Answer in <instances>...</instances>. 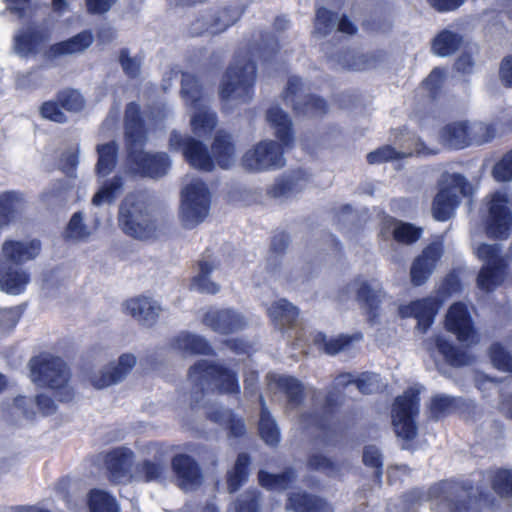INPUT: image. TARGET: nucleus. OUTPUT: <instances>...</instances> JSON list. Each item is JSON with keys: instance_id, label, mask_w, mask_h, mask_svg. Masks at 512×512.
I'll list each match as a JSON object with an SVG mask.
<instances>
[{"instance_id": "39", "label": "nucleus", "mask_w": 512, "mask_h": 512, "mask_svg": "<svg viewBox=\"0 0 512 512\" xmlns=\"http://www.w3.org/2000/svg\"><path fill=\"white\" fill-rule=\"evenodd\" d=\"M171 346L185 355L209 354L211 352L210 345L203 337L188 332H182L177 335L171 341Z\"/></svg>"}, {"instance_id": "25", "label": "nucleus", "mask_w": 512, "mask_h": 512, "mask_svg": "<svg viewBox=\"0 0 512 512\" xmlns=\"http://www.w3.org/2000/svg\"><path fill=\"white\" fill-rule=\"evenodd\" d=\"M172 468L182 489L193 490L202 484L201 470L191 456L186 454L176 455L172 459Z\"/></svg>"}, {"instance_id": "8", "label": "nucleus", "mask_w": 512, "mask_h": 512, "mask_svg": "<svg viewBox=\"0 0 512 512\" xmlns=\"http://www.w3.org/2000/svg\"><path fill=\"white\" fill-rule=\"evenodd\" d=\"M476 255L483 262L477 277V286L486 292L494 290L502 284L509 264V255L499 244H481Z\"/></svg>"}, {"instance_id": "51", "label": "nucleus", "mask_w": 512, "mask_h": 512, "mask_svg": "<svg viewBox=\"0 0 512 512\" xmlns=\"http://www.w3.org/2000/svg\"><path fill=\"white\" fill-rule=\"evenodd\" d=\"M98 220L95 221L94 226H89L84 223V217L81 212H76L72 215L65 236L68 239L75 241L87 239L98 227Z\"/></svg>"}, {"instance_id": "37", "label": "nucleus", "mask_w": 512, "mask_h": 512, "mask_svg": "<svg viewBox=\"0 0 512 512\" xmlns=\"http://www.w3.org/2000/svg\"><path fill=\"white\" fill-rule=\"evenodd\" d=\"M43 415H49L56 411V405L54 401L45 395H38L34 400L27 397H17L14 401V409L20 411L25 417L31 418L35 415L34 408Z\"/></svg>"}, {"instance_id": "34", "label": "nucleus", "mask_w": 512, "mask_h": 512, "mask_svg": "<svg viewBox=\"0 0 512 512\" xmlns=\"http://www.w3.org/2000/svg\"><path fill=\"white\" fill-rule=\"evenodd\" d=\"M469 128L470 126L466 122L448 124L441 129L439 139L449 148H464L471 143Z\"/></svg>"}, {"instance_id": "35", "label": "nucleus", "mask_w": 512, "mask_h": 512, "mask_svg": "<svg viewBox=\"0 0 512 512\" xmlns=\"http://www.w3.org/2000/svg\"><path fill=\"white\" fill-rule=\"evenodd\" d=\"M413 153L419 155H428L434 153V151L426 148L423 142L417 140L415 142L414 148L406 151H397L391 146H383L375 151L370 152L367 155V161L370 164H380L386 161L407 157Z\"/></svg>"}, {"instance_id": "50", "label": "nucleus", "mask_w": 512, "mask_h": 512, "mask_svg": "<svg viewBox=\"0 0 512 512\" xmlns=\"http://www.w3.org/2000/svg\"><path fill=\"white\" fill-rule=\"evenodd\" d=\"M208 417L220 425L229 428L234 436H241L245 432V425L242 419L236 418L233 413L224 408H217L208 412Z\"/></svg>"}, {"instance_id": "44", "label": "nucleus", "mask_w": 512, "mask_h": 512, "mask_svg": "<svg viewBox=\"0 0 512 512\" xmlns=\"http://www.w3.org/2000/svg\"><path fill=\"white\" fill-rule=\"evenodd\" d=\"M118 146L115 141L97 146L98 161L96 172L98 176H107L112 172L117 162Z\"/></svg>"}, {"instance_id": "6", "label": "nucleus", "mask_w": 512, "mask_h": 512, "mask_svg": "<svg viewBox=\"0 0 512 512\" xmlns=\"http://www.w3.org/2000/svg\"><path fill=\"white\" fill-rule=\"evenodd\" d=\"M181 83L182 97L194 110L190 119L194 135L200 138L210 135L217 124V118L209 109L208 99L202 93L198 80L192 74L183 73Z\"/></svg>"}, {"instance_id": "20", "label": "nucleus", "mask_w": 512, "mask_h": 512, "mask_svg": "<svg viewBox=\"0 0 512 512\" xmlns=\"http://www.w3.org/2000/svg\"><path fill=\"white\" fill-rule=\"evenodd\" d=\"M137 363L135 355L122 354L118 361L107 365L99 374L91 378L92 385L97 389L109 387L124 380Z\"/></svg>"}, {"instance_id": "30", "label": "nucleus", "mask_w": 512, "mask_h": 512, "mask_svg": "<svg viewBox=\"0 0 512 512\" xmlns=\"http://www.w3.org/2000/svg\"><path fill=\"white\" fill-rule=\"evenodd\" d=\"M38 240H6L2 245V254L6 261L20 264L34 259L40 252Z\"/></svg>"}, {"instance_id": "18", "label": "nucleus", "mask_w": 512, "mask_h": 512, "mask_svg": "<svg viewBox=\"0 0 512 512\" xmlns=\"http://www.w3.org/2000/svg\"><path fill=\"white\" fill-rule=\"evenodd\" d=\"M203 323L217 333L229 334L246 327L247 320L244 315L234 309L211 308L205 313Z\"/></svg>"}, {"instance_id": "59", "label": "nucleus", "mask_w": 512, "mask_h": 512, "mask_svg": "<svg viewBox=\"0 0 512 512\" xmlns=\"http://www.w3.org/2000/svg\"><path fill=\"white\" fill-rule=\"evenodd\" d=\"M494 491L500 496L512 497V470H498L492 479Z\"/></svg>"}, {"instance_id": "16", "label": "nucleus", "mask_w": 512, "mask_h": 512, "mask_svg": "<svg viewBox=\"0 0 512 512\" xmlns=\"http://www.w3.org/2000/svg\"><path fill=\"white\" fill-rule=\"evenodd\" d=\"M351 294H355L356 300L370 312L377 310L385 297L377 281L364 278H356L347 284L339 293L340 301L348 300Z\"/></svg>"}, {"instance_id": "63", "label": "nucleus", "mask_w": 512, "mask_h": 512, "mask_svg": "<svg viewBox=\"0 0 512 512\" xmlns=\"http://www.w3.org/2000/svg\"><path fill=\"white\" fill-rule=\"evenodd\" d=\"M308 465L310 468L322 471L329 476H333L339 472L337 464L319 453L312 454L309 457Z\"/></svg>"}, {"instance_id": "42", "label": "nucleus", "mask_w": 512, "mask_h": 512, "mask_svg": "<svg viewBox=\"0 0 512 512\" xmlns=\"http://www.w3.org/2000/svg\"><path fill=\"white\" fill-rule=\"evenodd\" d=\"M385 229L392 234L395 241L406 245L416 242L422 234L421 228L395 219L389 220Z\"/></svg>"}, {"instance_id": "32", "label": "nucleus", "mask_w": 512, "mask_h": 512, "mask_svg": "<svg viewBox=\"0 0 512 512\" xmlns=\"http://www.w3.org/2000/svg\"><path fill=\"white\" fill-rule=\"evenodd\" d=\"M26 199L16 191L0 193V229L12 223L24 210Z\"/></svg>"}, {"instance_id": "64", "label": "nucleus", "mask_w": 512, "mask_h": 512, "mask_svg": "<svg viewBox=\"0 0 512 512\" xmlns=\"http://www.w3.org/2000/svg\"><path fill=\"white\" fill-rule=\"evenodd\" d=\"M493 175L497 181L512 180V150L494 166Z\"/></svg>"}, {"instance_id": "52", "label": "nucleus", "mask_w": 512, "mask_h": 512, "mask_svg": "<svg viewBox=\"0 0 512 512\" xmlns=\"http://www.w3.org/2000/svg\"><path fill=\"white\" fill-rule=\"evenodd\" d=\"M90 512H119L116 499L104 490L94 489L89 494Z\"/></svg>"}, {"instance_id": "54", "label": "nucleus", "mask_w": 512, "mask_h": 512, "mask_svg": "<svg viewBox=\"0 0 512 512\" xmlns=\"http://www.w3.org/2000/svg\"><path fill=\"white\" fill-rule=\"evenodd\" d=\"M435 345L444 359L453 366H462L470 363V356L459 351L451 343L438 336L435 338Z\"/></svg>"}, {"instance_id": "60", "label": "nucleus", "mask_w": 512, "mask_h": 512, "mask_svg": "<svg viewBox=\"0 0 512 512\" xmlns=\"http://www.w3.org/2000/svg\"><path fill=\"white\" fill-rule=\"evenodd\" d=\"M355 385L363 394H371L379 391L383 384L378 374L364 372L355 379Z\"/></svg>"}, {"instance_id": "56", "label": "nucleus", "mask_w": 512, "mask_h": 512, "mask_svg": "<svg viewBox=\"0 0 512 512\" xmlns=\"http://www.w3.org/2000/svg\"><path fill=\"white\" fill-rule=\"evenodd\" d=\"M164 471L165 466L162 463L145 460L137 465L133 480L158 481L162 478Z\"/></svg>"}, {"instance_id": "15", "label": "nucleus", "mask_w": 512, "mask_h": 512, "mask_svg": "<svg viewBox=\"0 0 512 512\" xmlns=\"http://www.w3.org/2000/svg\"><path fill=\"white\" fill-rule=\"evenodd\" d=\"M305 83L297 76L288 79L284 92V100L291 104L298 114L305 116H319L326 112V102L314 95L304 94Z\"/></svg>"}, {"instance_id": "49", "label": "nucleus", "mask_w": 512, "mask_h": 512, "mask_svg": "<svg viewBox=\"0 0 512 512\" xmlns=\"http://www.w3.org/2000/svg\"><path fill=\"white\" fill-rule=\"evenodd\" d=\"M43 38V35L38 33L35 28L28 27L15 36V52L20 56H27L36 49Z\"/></svg>"}, {"instance_id": "22", "label": "nucleus", "mask_w": 512, "mask_h": 512, "mask_svg": "<svg viewBox=\"0 0 512 512\" xmlns=\"http://www.w3.org/2000/svg\"><path fill=\"white\" fill-rule=\"evenodd\" d=\"M240 17V13L236 8H223L215 15L207 18L196 20L190 28V33L194 36L201 35L205 32L210 34H218L225 31L229 26L233 25Z\"/></svg>"}, {"instance_id": "21", "label": "nucleus", "mask_w": 512, "mask_h": 512, "mask_svg": "<svg viewBox=\"0 0 512 512\" xmlns=\"http://www.w3.org/2000/svg\"><path fill=\"white\" fill-rule=\"evenodd\" d=\"M134 452L127 447H118L109 451L105 456V465L110 477L115 482H129L133 480L132 466Z\"/></svg>"}, {"instance_id": "26", "label": "nucleus", "mask_w": 512, "mask_h": 512, "mask_svg": "<svg viewBox=\"0 0 512 512\" xmlns=\"http://www.w3.org/2000/svg\"><path fill=\"white\" fill-rule=\"evenodd\" d=\"M219 267L217 259L205 254L197 262V272L193 276L191 286L193 289L207 294H216L220 291V285L211 279V274Z\"/></svg>"}, {"instance_id": "3", "label": "nucleus", "mask_w": 512, "mask_h": 512, "mask_svg": "<svg viewBox=\"0 0 512 512\" xmlns=\"http://www.w3.org/2000/svg\"><path fill=\"white\" fill-rule=\"evenodd\" d=\"M118 225L127 236L138 240L154 239L160 232L148 198L142 192L130 193L123 199L118 212Z\"/></svg>"}, {"instance_id": "48", "label": "nucleus", "mask_w": 512, "mask_h": 512, "mask_svg": "<svg viewBox=\"0 0 512 512\" xmlns=\"http://www.w3.org/2000/svg\"><path fill=\"white\" fill-rule=\"evenodd\" d=\"M258 477L261 486L276 491L286 490L296 479L295 472L291 469L282 474H269L265 471H260Z\"/></svg>"}, {"instance_id": "33", "label": "nucleus", "mask_w": 512, "mask_h": 512, "mask_svg": "<svg viewBox=\"0 0 512 512\" xmlns=\"http://www.w3.org/2000/svg\"><path fill=\"white\" fill-rule=\"evenodd\" d=\"M286 509L295 512H333V506L326 500L307 493H292L288 497Z\"/></svg>"}, {"instance_id": "55", "label": "nucleus", "mask_w": 512, "mask_h": 512, "mask_svg": "<svg viewBox=\"0 0 512 512\" xmlns=\"http://www.w3.org/2000/svg\"><path fill=\"white\" fill-rule=\"evenodd\" d=\"M248 464V455L245 453L239 454L233 469L228 472L227 486L230 493L237 491L245 481Z\"/></svg>"}, {"instance_id": "19", "label": "nucleus", "mask_w": 512, "mask_h": 512, "mask_svg": "<svg viewBox=\"0 0 512 512\" xmlns=\"http://www.w3.org/2000/svg\"><path fill=\"white\" fill-rule=\"evenodd\" d=\"M442 254V243L433 242L425 247L422 253L415 258L410 269L411 281L415 286H420L427 281L435 270Z\"/></svg>"}, {"instance_id": "13", "label": "nucleus", "mask_w": 512, "mask_h": 512, "mask_svg": "<svg viewBox=\"0 0 512 512\" xmlns=\"http://www.w3.org/2000/svg\"><path fill=\"white\" fill-rule=\"evenodd\" d=\"M419 393V389L410 388L396 398L393 406L392 423L395 433L405 440H411L417 434L414 418L419 412Z\"/></svg>"}, {"instance_id": "2", "label": "nucleus", "mask_w": 512, "mask_h": 512, "mask_svg": "<svg viewBox=\"0 0 512 512\" xmlns=\"http://www.w3.org/2000/svg\"><path fill=\"white\" fill-rule=\"evenodd\" d=\"M169 146L172 150L182 151L187 162L194 168L210 172L215 163L222 169H229L236 161V150L229 134L218 131L213 144L212 156L206 146L199 140L188 135H181L173 131L169 138Z\"/></svg>"}, {"instance_id": "61", "label": "nucleus", "mask_w": 512, "mask_h": 512, "mask_svg": "<svg viewBox=\"0 0 512 512\" xmlns=\"http://www.w3.org/2000/svg\"><path fill=\"white\" fill-rule=\"evenodd\" d=\"M259 507V494L256 491H247L234 503L230 512H256Z\"/></svg>"}, {"instance_id": "4", "label": "nucleus", "mask_w": 512, "mask_h": 512, "mask_svg": "<svg viewBox=\"0 0 512 512\" xmlns=\"http://www.w3.org/2000/svg\"><path fill=\"white\" fill-rule=\"evenodd\" d=\"M188 377L194 386L196 403L200 400L199 394L203 395L214 388L226 394H238L240 391L236 373L209 360L197 361L189 369Z\"/></svg>"}, {"instance_id": "41", "label": "nucleus", "mask_w": 512, "mask_h": 512, "mask_svg": "<svg viewBox=\"0 0 512 512\" xmlns=\"http://www.w3.org/2000/svg\"><path fill=\"white\" fill-rule=\"evenodd\" d=\"M93 43V35L91 31H83L76 36L57 43L51 47L54 55H71L81 53Z\"/></svg>"}, {"instance_id": "43", "label": "nucleus", "mask_w": 512, "mask_h": 512, "mask_svg": "<svg viewBox=\"0 0 512 512\" xmlns=\"http://www.w3.org/2000/svg\"><path fill=\"white\" fill-rule=\"evenodd\" d=\"M361 339L362 335L360 333L354 334L352 336L339 335L337 337L330 338L320 333L316 336L315 342L319 345H322L325 353L329 355H335L341 351L348 350L353 342H359Z\"/></svg>"}, {"instance_id": "10", "label": "nucleus", "mask_w": 512, "mask_h": 512, "mask_svg": "<svg viewBox=\"0 0 512 512\" xmlns=\"http://www.w3.org/2000/svg\"><path fill=\"white\" fill-rule=\"evenodd\" d=\"M470 193L466 178L458 173H444L439 181V191L434 198L432 213L438 221L450 219L460 202V196Z\"/></svg>"}, {"instance_id": "40", "label": "nucleus", "mask_w": 512, "mask_h": 512, "mask_svg": "<svg viewBox=\"0 0 512 512\" xmlns=\"http://www.w3.org/2000/svg\"><path fill=\"white\" fill-rule=\"evenodd\" d=\"M259 401L261 405L259 433L266 444L274 446L280 441V430L262 395L259 396Z\"/></svg>"}, {"instance_id": "36", "label": "nucleus", "mask_w": 512, "mask_h": 512, "mask_svg": "<svg viewBox=\"0 0 512 512\" xmlns=\"http://www.w3.org/2000/svg\"><path fill=\"white\" fill-rule=\"evenodd\" d=\"M267 313L276 327L284 328L296 323L299 311L296 306L286 299H279L267 308Z\"/></svg>"}, {"instance_id": "27", "label": "nucleus", "mask_w": 512, "mask_h": 512, "mask_svg": "<svg viewBox=\"0 0 512 512\" xmlns=\"http://www.w3.org/2000/svg\"><path fill=\"white\" fill-rule=\"evenodd\" d=\"M436 313L437 303L432 298L413 301L399 307L401 317H414L417 320V329L422 333H425L430 327Z\"/></svg>"}, {"instance_id": "57", "label": "nucleus", "mask_w": 512, "mask_h": 512, "mask_svg": "<svg viewBox=\"0 0 512 512\" xmlns=\"http://www.w3.org/2000/svg\"><path fill=\"white\" fill-rule=\"evenodd\" d=\"M457 407V400L445 394H439L431 399L430 413L433 418H440L453 412Z\"/></svg>"}, {"instance_id": "31", "label": "nucleus", "mask_w": 512, "mask_h": 512, "mask_svg": "<svg viewBox=\"0 0 512 512\" xmlns=\"http://www.w3.org/2000/svg\"><path fill=\"white\" fill-rule=\"evenodd\" d=\"M29 281V274L22 268L0 262V288L2 291L12 295L20 294Z\"/></svg>"}, {"instance_id": "5", "label": "nucleus", "mask_w": 512, "mask_h": 512, "mask_svg": "<svg viewBox=\"0 0 512 512\" xmlns=\"http://www.w3.org/2000/svg\"><path fill=\"white\" fill-rule=\"evenodd\" d=\"M256 67L246 58H237L228 68L220 87V98L225 107L232 108L249 102L253 97Z\"/></svg>"}, {"instance_id": "23", "label": "nucleus", "mask_w": 512, "mask_h": 512, "mask_svg": "<svg viewBox=\"0 0 512 512\" xmlns=\"http://www.w3.org/2000/svg\"><path fill=\"white\" fill-rule=\"evenodd\" d=\"M356 31V26L346 17L339 18L336 14L325 8L317 10L313 32L315 37L324 38L332 32L353 35Z\"/></svg>"}, {"instance_id": "45", "label": "nucleus", "mask_w": 512, "mask_h": 512, "mask_svg": "<svg viewBox=\"0 0 512 512\" xmlns=\"http://www.w3.org/2000/svg\"><path fill=\"white\" fill-rule=\"evenodd\" d=\"M462 43V38L450 30H443L433 40L434 54L445 57L455 53Z\"/></svg>"}, {"instance_id": "14", "label": "nucleus", "mask_w": 512, "mask_h": 512, "mask_svg": "<svg viewBox=\"0 0 512 512\" xmlns=\"http://www.w3.org/2000/svg\"><path fill=\"white\" fill-rule=\"evenodd\" d=\"M509 196L497 191L487 197L488 216L486 233L491 238L506 239L512 228V212L508 206Z\"/></svg>"}, {"instance_id": "47", "label": "nucleus", "mask_w": 512, "mask_h": 512, "mask_svg": "<svg viewBox=\"0 0 512 512\" xmlns=\"http://www.w3.org/2000/svg\"><path fill=\"white\" fill-rule=\"evenodd\" d=\"M124 186L122 176L115 175L112 179L105 182L98 192L92 198V204L100 206L104 203H112L121 193Z\"/></svg>"}, {"instance_id": "12", "label": "nucleus", "mask_w": 512, "mask_h": 512, "mask_svg": "<svg viewBox=\"0 0 512 512\" xmlns=\"http://www.w3.org/2000/svg\"><path fill=\"white\" fill-rule=\"evenodd\" d=\"M470 490L459 483L451 481H442L431 486L428 490V497L431 500H437L434 512H478L471 505Z\"/></svg>"}, {"instance_id": "46", "label": "nucleus", "mask_w": 512, "mask_h": 512, "mask_svg": "<svg viewBox=\"0 0 512 512\" xmlns=\"http://www.w3.org/2000/svg\"><path fill=\"white\" fill-rule=\"evenodd\" d=\"M512 338L507 339L506 346L494 343L489 349L490 359L495 368L512 373Z\"/></svg>"}, {"instance_id": "11", "label": "nucleus", "mask_w": 512, "mask_h": 512, "mask_svg": "<svg viewBox=\"0 0 512 512\" xmlns=\"http://www.w3.org/2000/svg\"><path fill=\"white\" fill-rule=\"evenodd\" d=\"M290 146L271 139L262 140L245 152L241 164L246 170L253 172L281 169L286 164L284 148Z\"/></svg>"}, {"instance_id": "29", "label": "nucleus", "mask_w": 512, "mask_h": 512, "mask_svg": "<svg viewBox=\"0 0 512 512\" xmlns=\"http://www.w3.org/2000/svg\"><path fill=\"white\" fill-rule=\"evenodd\" d=\"M265 120L273 130L274 136L283 145L293 144L294 133L291 118L279 105H272L266 110Z\"/></svg>"}, {"instance_id": "53", "label": "nucleus", "mask_w": 512, "mask_h": 512, "mask_svg": "<svg viewBox=\"0 0 512 512\" xmlns=\"http://www.w3.org/2000/svg\"><path fill=\"white\" fill-rule=\"evenodd\" d=\"M344 68L361 71L376 65L377 59L373 54L359 52H347L339 59Z\"/></svg>"}, {"instance_id": "9", "label": "nucleus", "mask_w": 512, "mask_h": 512, "mask_svg": "<svg viewBox=\"0 0 512 512\" xmlns=\"http://www.w3.org/2000/svg\"><path fill=\"white\" fill-rule=\"evenodd\" d=\"M210 192L200 179H192L181 192L180 220L184 227L193 228L204 221L210 210Z\"/></svg>"}, {"instance_id": "7", "label": "nucleus", "mask_w": 512, "mask_h": 512, "mask_svg": "<svg viewBox=\"0 0 512 512\" xmlns=\"http://www.w3.org/2000/svg\"><path fill=\"white\" fill-rule=\"evenodd\" d=\"M30 377L40 387L57 391L60 401H70L74 397L68 386L69 370L64 361L58 357H42L31 363Z\"/></svg>"}, {"instance_id": "28", "label": "nucleus", "mask_w": 512, "mask_h": 512, "mask_svg": "<svg viewBox=\"0 0 512 512\" xmlns=\"http://www.w3.org/2000/svg\"><path fill=\"white\" fill-rule=\"evenodd\" d=\"M125 309L129 315L146 326L153 325L162 311L161 306L156 300L146 296L127 300Z\"/></svg>"}, {"instance_id": "1", "label": "nucleus", "mask_w": 512, "mask_h": 512, "mask_svg": "<svg viewBox=\"0 0 512 512\" xmlns=\"http://www.w3.org/2000/svg\"><path fill=\"white\" fill-rule=\"evenodd\" d=\"M139 113L140 109L136 103L127 105L125 111L127 166L133 174L159 179L168 173L171 160L164 152L149 153L143 150L146 134Z\"/></svg>"}, {"instance_id": "62", "label": "nucleus", "mask_w": 512, "mask_h": 512, "mask_svg": "<svg viewBox=\"0 0 512 512\" xmlns=\"http://www.w3.org/2000/svg\"><path fill=\"white\" fill-rule=\"evenodd\" d=\"M40 114L43 118L57 123L67 122V117L62 111L58 100L44 102L40 107Z\"/></svg>"}, {"instance_id": "17", "label": "nucleus", "mask_w": 512, "mask_h": 512, "mask_svg": "<svg viewBox=\"0 0 512 512\" xmlns=\"http://www.w3.org/2000/svg\"><path fill=\"white\" fill-rule=\"evenodd\" d=\"M445 325L448 331L456 335L457 339L466 346L479 341L478 333L474 327L470 313L463 303H454L446 314Z\"/></svg>"}, {"instance_id": "58", "label": "nucleus", "mask_w": 512, "mask_h": 512, "mask_svg": "<svg viewBox=\"0 0 512 512\" xmlns=\"http://www.w3.org/2000/svg\"><path fill=\"white\" fill-rule=\"evenodd\" d=\"M61 107L68 112H79L84 108L85 101L82 95L76 90H65L57 95Z\"/></svg>"}, {"instance_id": "24", "label": "nucleus", "mask_w": 512, "mask_h": 512, "mask_svg": "<svg viewBox=\"0 0 512 512\" xmlns=\"http://www.w3.org/2000/svg\"><path fill=\"white\" fill-rule=\"evenodd\" d=\"M269 388L279 391L286 397V412L297 409L304 400V385L295 377L287 375H269Z\"/></svg>"}, {"instance_id": "38", "label": "nucleus", "mask_w": 512, "mask_h": 512, "mask_svg": "<svg viewBox=\"0 0 512 512\" xmlns=\"http://www.w3.org/2000/svg\"><path fill=\"white\" fill-rule=\"evenodd\" d=\"M306 179L301 172L277 179L269 188L268 194L276 199H285L301 191Z\"/></svg>"}]
</instances>
